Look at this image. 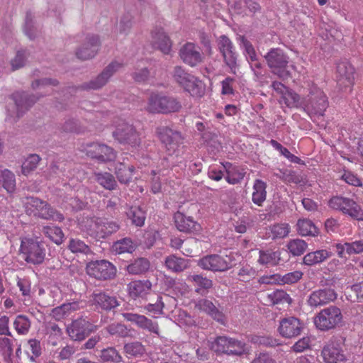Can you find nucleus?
<instances>
[{"instance_id":"f257e3e1","label":"nucleus","mask_w":363,"mask_h":363,"mask_svg":"<svg viewBox=\"0 0 363 363\" xmlns=\"http://www.w3.org/2000/svg\"><path fill=\"white\" fill-rule=\"evenodd\" d=\"M281 99L288 107L303 108L312 118L323 116L328 106L326 95L314 83L308 84V94L306 98H301L298 94L288 89L281 96Z\"/></svg>"},{"instance_id":"f03ea898","label":"nucleus","mask_w":363,"mask_h":363,"mask_svg":"<svg viewBox=\"0 0 363 363\" xmlns=\"http://www.w3.org/2000/svg\"><path fill=\"white\" fill-rule=\"evenodd\" d=\"M26 212L28 215L45 220L62 221L64 216L57 212L46 201L36 197H28L24 201Z\"/></svg>"},{"instance_id":"7ed1b4c3","label":"nucleus","mask_w":363,"mask_h":363,"mask_svg":"<svg viewBox=\"0 0 363 363\" xmlns=\"http://www.w3.org/2000/svg\"><path fill=\"white\" fill-rule=\"evenodd\" d=\"M174 79L184 90L195 99H201L206 93V85L198 77L187 73L181 67H176Z\"/></svg>"},{"instance_id":"20e7f679","label":"nucleus","mask_w":363,"mask_h":363,"mask_svg":"<svg viewBox=\"0 0 363 363\" xmlns=\"http://www.w3.org/2000/svg\"><path fill=\"white\" fill-rule=\"evenodd\" d=\"M180 108L181 104L175 98L152 91L148 96L145 109L152 113H168L178 111Z\"/></svg>"},{"instance_id":"39448f33","label":"nucleus","mask_w":363,"mask_h":363,"mask_svg":"<svg viewBox=\"0 0 363 363\" xmlns=\"http://www.w3.org/2000/svg\"><path fill=\"white\" fill-rule=\"evenodd\" d=\"M264 57L274 74L281 79H287L290 77V72L287 69L289 57L281 49L272 48Z\"/></svg>"},{"instance_id":"423d86ee","label":"nucleus","mask_w":363,"mask_h":363,"mask_svg":"<svg viewBox=\"0 0 363 363\" xmlns=\"http://www.w3.org/2000/svg\"><path fill=\"white\" fill-rule=\"evenodd\" d=\"M342 315L340 309L335 306L321 310L314 317V324L320 330L333 329L341 323Z\"/></svg>"},{"instance_id":"0eeeda50","label":"nucleus","mask_w":363,"mask_h":363,"mask_svg":"<svg viewBox=\"0 0 363 363\" xmlns=\"http://www.w3.org/2000/svg\"><path fill=\"white\" fill-rule=\"evenodd\" d=\"M113 136L120 143L133 147L138 146L140 143V138L135 128L121 119L116 122Z\"/></svg>"},{"instance_id":"6e6552de","label":"nucleus","mask_w":363,"mask_h":363,"mask_svg":"<svg viewBox=\"0 0 363 363\" xmlns=\"http://www.w3.org/2000/svg\"><path fill=\"white\" fill-rule=\"evenodd\" d=\"M21 251L26 255V262L34 264L42 263L45 257L43 244L32 238H24L21 240Z\"/></svg>"},{"instance_id":"1a4fd4ad","label":"nucleus","mask_w":363,"mask_h":363,"mask_svg":"<svg viewBox=\"0 0 363 363\" xmlns=\"http://www.w3.org/2000/svg\"><path fill=\"white\" fill-rule=\"evenodd\" d=\"M217 44L225 65L230 69L232 74H236L238 68V54L232 41L227 36L221 35L218 38Z\"/></svg>"},{"instance_id":"9d476101","label":"nucleus","mask_w":363,"mask_h":363,"mask_svg":"<svg viewBox=\"0 0 363 363\" xmlns=\"http://www.w3.org/2000/svg\"><path fill=\"white\" fill-rule=\"evenodd\" d=\"M328 205L333 209L340 211L358 220H363L362 210L352 200L342 196H334L329 200Z\"/></svg>"},{"instance_id":"9b49d317","label":"nucleus","mask_w":363,"mask_h":363,"mask_svg":"<svg viewBox=\"0 0 363 363\" xmlns=\"http://www.w3.org/2000/svg\"><path fill=\"white\" fill-rule=\"evenodd\" d=\"M86 273L98 279H107L113 277L116 272L113 264L106 260L92 261L86 265Z\"/></svg>"},{"instance_id":"f8f14e48","label":"nucleus","mask_w":363,"mask_h":363,"mask_svg":"<svg viewBox=\"0 0 363 363\" xmlns=\"http://www.w3.org/2000/svg\"><path fill=\"white\" fill-rule=\"evenodd\" d=\"M96 329V326L89 321L79 318L72 321L67 327V333L72 340L81 341Z\"/></svg>"},{"instance_id":"ddd939ff","label":"nucleus","mask_w":363,"mask_h":363,"mask_svg":"<svg viewBox=\"0 0 363 363\" xmlns=\"http://www.w3.org/2000/svg\"><path fill=\"white\" fill-rule=\"evenodd\" d=\"M82 150L87 156L101 162L111 161L116 157L113 150L104 144L97 143L86 144L85 146H83Z\"/></svg>"},{"instance_id":"4468645a","label":"nucleus","mask_w":363,"mask_h":363,"mask_svg":"<svg viewBox=\"0 0 363 363\" xmlns=\"http://www.w3.org/2000/svg\"><path fill=\"white\" fill-rule=\"evenodd\" d=\"M157 135L161 142L165 145L169 154L175 152L179 144L182 143L183 138L179 132L173 130L166 126L157 128Z\"/></svg>"},{"instance_id":"2eb2a0df","label":"nucleus","mask_w":363,"mask_h":363,"mask_svg":"<svg viewBox=\"0 0 363 363\" xmlns=\"http://www.w3.org/2000/svg\"><path fill=\"white\" fill-rule=\"evenodd\" d=\"M303 329L302 323L294 316L281 319L278 326V333L285 338H293L299 335Z\"/></svg>"},{"instance_id":"dca6fc26","label":"nucleus","mask_w":363,"mask_h":363,"mask_svg":"<svg viewBox=\"0 0 363 363\" xmlns=\"http://www.w3.org/2000/svg\"><path fill=\"white\" fill-rule=\"evenodd\" d=\"M198 265L205 270L224 272L231 267V264L218 255H206L198 261Z\"/></svg>"},{"instance_id":"f3484780","label":"nucleus","mask_w":363,"mask_h":363,"mask_svg":"<svg viewBox=\"0 0 363 363\" xmlns=\"http://www.w3.org/2000/svg\"><path fill=\"white\" fill-rule=\"evenodd\" d=\"M321 354L325 363H344L347 360L340 343L335 340L327 343Z\"/></svg>"},{"instance_id":"a211bd4d","label":"nucleus","mask_w":363,"mask_h":363,"mask_svg":"<svg viewBox=\"0 0 363 363\" xmlns=\"http://www.w3.org/2000/svg\"><path fill=\"white\" fill-rule=\"evenodd\" d=\"M337 84L345 91H350L354 81V68L347 62H342L337 66Z\"/></svg>"},{"instance_id":"6ab92c4d","label":"nucleus","mask_w":363,"mask_h":363,"mask_svg":"<svg viewBox=\"0 0 363 363\" xmlns=\"http://www.w3.org/2000/svg\"><path fill=\"white\" fill-rule=\"evenodd\" d=\"M122 315L125 320L135 323L138 328L160 336V328L156 321L137 313H123Z\"/></svg>"},{"instance_id":"aec40b11","label":"nucleus","mask_w":363,"mask_h":363,"mask_svg":"<svg viewBox=\"0 0 363 363\" xmlns=\"http://www.w3.org/2000/svg\"><path fill=\"white\" fill-rule=\"evenodd\" d=\"M336 298L337 294L333 289L325 288L313 291L307 302L310 306L316 308L333 302Z\"/></svg>"},{"instance_id":"412c9836","label":"nucleus","mask_w":363,"mask_h":363,"mask_svg":"<svg viewBox=\"0 0 363 363\" xmlns=\"http://www.w3.org/2000/svg\"><path fill=\"white\" fill-rule=\"evenodd\" d=\"M100 46L99 38L96 35H88L82 46L77 50L76 55L81 60H89L94 57Z\"/></svg>"},{"instance_id":"4be33fe9","label":"nucleus","mask_w":363,"mask_h":363,"mask_svg":"<svg viewBox=\"0 0 363 363\" xmlns=\"http://www.w3.org/2000/svg\"><path fill=\"white\" fill-rule=\"evenodd\" d=\"M183 62L191 67L196 66L203 61V56L199 48L193 43H186L179 51Z\"/></svg>"},{"instance_id":"5701e85b","label":"nucleus","mask_w":363,"mask_h":363,"mask_svg":"<svg viewBox=\"0 0 363 363\" xmlns=\"http://www.w3.org/2000/svg\"><path fill=\"white\" fill-rule=\"evenodd\" d=\"M121 64L117 62H113L109 64L104 71L94 80H91L88 84L84 86L86 89H98L102 87L108 82L109 78L120 68Z\"/></svg>"},{"instance_id":"b1692460","label":"nucleus","mask_w":363,"mask_h":363,"mask_svg":"<svg viewBox=\"0 0 363 363\" xmlns=\"http://www.w3.org/2000/svg\"><path fill=\"white\" fill-rule=\"evenodd\" d=\"M152 289V283L149 280H134L127 286L129 296L136 300L145 298L150 294Z\"/></svg>"},{"instance_id":"393cba45","label":"nucleus","mask_w":363,"mask_h":363,"mask_svg":"<svg viewBox=\"0 0 363 363\" xmlns=\"http://www.w3.org/2000/svg\"><path fill=\"white\" fill-rule=\"evenodd\" d=\"M11 99L15 104L17 118L22 116L36 101L35 96H28V94L24 91H17L13 94Z\"/></svg>"},{"instance_id":"a878e982","label":"nucleus","mask_w":363,"mask_h":363,"mask_svg":"<svg viewBox=\"0 0 363 363\" xmlns=\"http://www.w3.org/2000/svg\"><path fill=\"white\" fill-rule=\"evenodd\" d=\"M82 229L97 239L106 237L104 219L102 218H88L86 223L82 225Z\"/></svg>"},{"instance_id":"bb28decb","label":"nucleus","mask_w":363,"mask_h":363,"mask_svg":"<svg viewBox=\"0 0 363 363\" xmlns=\"http://www.w3.org/2000/svg\"><path fill=\"white\" fill-rule=\"evenodd\" d=\"M152 43L164 54H169L171 50V40L162 28H156L152 31Z\"/></svg>"},{"instance_id":"cd10ccee","label":"nucleus","mask_w":363,"mask_h":363,"mask_svg":"<svg viewBox=\"0 0 363 363\" xmlns=\"http://www.w3.org/2000/svg\"><path fill=\"white\" fill-rule=\"evenodd\" d=\"M176 227L179 231L185 233L198 232L200 230V225L192 217L186 216L180 212H177L174 216Z\"/></svg>"},{"instance_id":"c85d7f7f","label":"nucleus","mask_w":363,"mask_h":363,"mask_svg":"<svg viewBox=\"0 0 363 363\" xmlns=\"http://www.w3.org/2000/svg\"><path fill=\"white\" fill-rule=\"evenodd\" d=\"M196 308L209 315L219 323H224V315L220 311L212 301L208 299H200L196 303Z\"/></svg>"},{"instance_id":"c756f323","label":"nucleus","mask_w":363,"mask_h":363,"mask_svg":"<svg viewBox=\"0 0 363 363\" xmlns=\"http://www.w3.org/2000/svg\"><path fill=\"white\" fill-rule=\"evenodd\" d=\"M93 303L103 310L110 311L119 306L116 298L105 293L95 294L93 296Z\"/></svg>"},{"instance_id":"7c9ffc66","label":"nucleus","mask_w":363,"mask_h":363,"mask_svg":"<svg viewBox=\"0 0 363 363\" xmlns=\"http://www.w3.org/2000/svg\"><path fill=\"white\" fill-rule=\"evenodd\" d=\"M223 167L226 172L225 180L228 184H237L244 178L245 172L240 167L229 162L223 164Z\"/></svg>"},{"instance_id":"2f4dec72","label":"nucleus","mask_w":363,"mask_h":363,"mask_svg":"<svg viewBox=\"0 0 363 363\" xmlns=\"http://www.w3.org/2000/svg\"><path fill=\"white\" fill-rule=\"evenodd\" d=\"M267 184L261 179H256L253 184L252 202L258 206H262L267 197Z\"/></svg>"},{"instance_id":"473e14b6","label":"nucleus","mask_w":363,"mask_h":363,"mask_svg":"<svg viewBox=\"0 0 363 363\" xmlns=\"http://www.w3.org/2000/svg\"><path fill=\"white\" fill-rule=\"evenodd\" d=\"M164 264L168 270L173 272H180L189 267V261L172 255L165 258Z\"/></svg>"},{"instance_id":"72a5a7b5","label":"nucleus","mask_w":363,"mask_h":363,"mask_svg":"<svg viewBox=\"0 0 363 363\" xmlns=\"http://www.w3.org/2000/svg\"><path fill=\"white\" fill-rule=\"evenodd\" d=\"M331 256V252L326 250H320L309 252L303 257V263L311 266L319 264Z\"/></svg>"},{"instance_id":"f704fd0d","label":"nucleus","mask_w":363,"mask_h":363,"mask_svg":"<svg viewBox=\"0 0 363 363\" xmlns=\"http://www.w3.org/2000/svg\"><path fill=\"white\" fill-rule=\"evenodd\" d=\"M280 260V252L279 251L260 250L258 262L262 265H277Z\"/></svg>"},{"instance_id":"c9c22d12","label":"nucleus","mask_w":363,"mask_h":363,"mask_svg":"<svg viewBox=\"0 0 363 363\" xmlns=\"http://www.w3.org/2000/svg\"><path fill=\"white\" fill-rule=\"evenodd\" d=\"M133 166H127L123 163H119L116 167L115 173L121 184H128L132 179Z\"/></svg>"},{"instance_id":"e433bc0d","label":"nucleus","mask_w":363,"mask_h":363,"mask_svg":"<svg viewBox=\"0 0 363 363\" xmlns=\"http://www.w3.org/2000/svg\"><path fill=\"white\" fill-rule=\"evenodd\" d=\"M96 181L108 190H113L117 186L114 177L108 172H96L94 174Z\"/></svg>"},{"instance_id":"4c0bfd02","label":"nucleus","mask_w":363,"mask_h":363,"mask_svg":"<svg viewBox=\"0 0 363 363\" xmlns=\"http://www.w3.org/2000/svg\"><path fill=\"white\" fill-rule=\"evenodd\" d=\"M297 230L302 236H315L318 233L316 226L308 219L298 220L297 222Z\"/></svg>"},{"instance_id":"58836bf2","label":"nucleus","mask_w":363,"mask_h":363,"mask_svg":"<svg viewBox=\"0 0 363 363\" xmlns=\"http://www.w3.org/2000/svg\"><path fill=\"white\" fill-rule=\"evenodd\" d=\"M150 267V262L145 258H138L133 261L126 267L129 274H140L145 273Z\"/></svg>"},{"instance_id":"ea45409f","label":"nucleus","mask_w":363,"mask_h":363,"mask_svg":"<svg viewBox=\"0 0 363 363\" xmlns=\"http://www.w3.org/2000/svg\"><path fill=\"white\" fill-rule=\"evenodd\" d=\"M0 182L9 193L14 191L16 189V178L14 174L10 170L6 169L0 170Z\"/></svg>"},{"instance_id":"a19ab883","label":"nucleus","mask_w":363,"mask_h":363,"mask_svg":"<svg viewBox=\"0 0 363 363\" xmlns=\"http://www.w3.org/2000/svg\"><path fill=\"white\" fill-rule=\"evenodd\" d=\"M135 249V245L129 238H123L113 243L112 251L116 254L132 253Z\"/></svg>"},{"instance_id":"79ce46f5","label":"nucleus","mask_w":363,"mask_h":363,"mask_svg":"<svg viewBox=\"0 0 363 363\" xmlns=\"http://www.w3.org/2000/svg\"><path fill=\"white\" fill-rule=\"evenodd\" d=\"M43 233L50 240L57 245H60L63 242L64 233L62 229L55 225H47L43 228Z\"/></svg>"},{"instance_id":"37998d69","label":"nucleus","mask_w":363,"mask_h":363,"mask_svg":"<svg viewBox=\"0 0 363 363\" xmlns=\"http://www.w3.org/2000/svg\"><path fill=\"white\" fill-rule=\"evenodd\" d=\"M290 233V227L287 223H277L268 228L269 237L272 239L284 238Z\"/></svg>"},{"instance_id":"c03bdc74","label":"nucleus","mask_w":363,"mask_h":363,"mask_svg":"<svg viewBox=\"0 0 363 363\" xmlns=\"http://www.w3.org/2000/svg\"><path fill=\"white\" fill-rule=\"evenodd\" d=\"M13 325L15 330L18 335H26L30 330L31 323L27 316L24 315H18L16 317Z\"/></svg>"},{"instance_id":"a18cd8bd","label":"nucleus","mask_w":363,"mask_h":363,"mask_svg":"<svg viewBox=\"0 0 363 363\" xmlns=\"http://www.w3.org/2000/svg\"><path fill=\"white\" fill-rule=\"evenodd\" d=\"M100 357L104 362L119 363L123 360L121 355L116 349L113 347L102 350Z\"/></svg>"},{"instance_id":"49530a36","label":"nucleus","mask_w":363,"mask_h":363,"mask_svg":"<svg viewBox=\"0 0 363 363\" xmlns=\"http://www.w3.org/2000/svg\"><path fill=\"white\" fill-rule=\"evenodd\" d=\"M267 299L273 305L291 303L289 295L283 290H276L267 295Z\"/></svg>"},{"instance_id":"de8ad7c7","label":"nucleus","mask_w":363,"mask_h":363,"mask_svg":"<svg viewBox=\"0 0 363 363\" xmlns=\"http://www.w3.org/2000/svg\"><path fill=\"white\" fill-rule=\"evenodd\" d=\"M188 280L194 282L197 286L196 289L197 293H202L203 290H208L212 286V281L201 275H190L188 277Z\"/></svg>"},{"instance_id":"09e8293b","label":"nucleus","mask_w":363,"mask_h":363,"mask_svg":"<svg viewBox=\"0 0 363 363\" xmlns=\"http://www.w3.org/2000/svg\"><path fill=\"white\" fill-rule=\"evenodd\" d=\"M126 214L135 225L142 226L144 224L145 214L140 207L132 206L127 211Z\"/></svg>"},{"instance_id":"8fccbe9b","label":"nucleus","mask_w":363,"mask_h":363,"mask_svg":"<svg viewBox=\"0 0 363 363\" xmlns=\"http://www.w3.org/2000/svg\"><path fill=\"white\" fill-rule=\"evenodd\" d=\"M40 160V157L38 155H30L22 164V174L26 176L28 175L31 172L36 169Z\"/></svg>"},{"instance_id":"3c124183","label":"nucleus","mask_w":363,"mask_h":363,"mask_svg":"<svg viewBox=\"0 0 363 363\" xmlns=\"http://www.w3.org/2000/svg\"><path fill=\"white\" fill-rule=\"evenodd\" d=\"M308 247L307 243L301 239L291 240L287 244V248L294 256L302 255Z\"/></svg>"},{"instance_id":"603ef678","label":"nucleus","mask_w":363,"mask_h":363,"mask_svg":"<svg viewBox=\"0 0 363 363\" xmlns=\"http://www.w3.org/2000/svg\"><path fill=\"white\" fill-rule=\"evenodd\" d=\"M106 331L111 335L125 337L130 335V330L121 323H112L106 327Z\"/></svg>"},{"instance_id":"864d4df0","label":"nucleus","mask_w":363,"mask_h":363,"mask_svg":"<svg viewBox=\"0 0 363 363\" xmlns=\"http://www.w3.org/2000/svg\"><path fill=\"white\" fill-rule=\"evenodd\" d=\"M230 337L226 336L218 337L212 343L211 349L216 353H225L228 352Z\"/></svg>"},{"instance_id":"5fc2aeb1","label":"nucleus","mask_w":363,"mask_h":363,"mask_svg":"<svg viewBox=\"0 0 363 363\" xmlns=\"http://www.w3.org/2000/svg\"><path fill=\"white\" fill-rule=\"evenodd\" d=\"M124 352L128 357H139L144 353L145 349L140 342H134L125 344Z\"/></svg>"},{"instance_id":"6e6d98bb","label":"nucleus","mask_w":363,"mask_h":363,"mask_svg":"<svg viewBox=\"0 0 363 363\" xmlns=\"http://www.w3.org/2000/svg\"><path fill=\"white\" fill-rule=\"evenodd\" d=\"M26 353L29 355V352L32 353L30 357V360L34 361L35 358L41 354L42 349L40 342L36 339H30L28 340L26 344Z\"/></svg>"},{"instance_id":"4d7b16f0","label":"nucleus","mask_w":363,"mask_h":363,"mask_svg":"<svg viewBox=\"0 0 363 363\" xmlns=\"http://www.w3.org/2000/svg\"><path fill=\"white\" fill-rule=\"evenodd\" d=\"M227 354L241 355L245 352V344L238 340L230 337Z\"/></svg>"},{"instance_id":"13d9d810","label":"nucleus","mask_w":363,"mask_h":363,"mask_svg":"<svg viewBox=\"0 0 363 363\" xmlns=\"http://www.w3.org/2000/svg\"><path fill=\"white\" fill-rule=\"evenodd\" d=\"M0 352L4 359L9 362L13 352L12 343L9 338L0 336Z\"/></svg>"},{"instance_id":"bf43d9fd","label":"nucleus","mask_w":363,"mask_h":363,"mask_svg":"<svg viewBox=\"0 0 363 363\" xmlns=\"http://www.w3.org/2000/svg\"><path fill=\"white\" fill-rule=\"evenodd\" d=\"M57 82L55 79H43L36 80L32 83V87L34 89L45 90L46 92L52 91V86H55Z\"/></svg>"},{"instance_id":"052dcab7","label":"nucleus","mask_w":363,"mask_h":363,"mask_svg":"<svg viewBox=\"0 0 363 363\" xmlns=\"http://www.w3.org/2000/svg\"><path fill=\"white\" fill-rule=\"evenodd\" d=\"M177 324L180 327H190L196 324V320L186 311L179 310L177 314Z\"/></svg>"},{"instance_id":"680f3d73","label":"nucleus","mask_w":363,"mask_h":363,"mask_svg":"<svg viewBox=\"0 0 363 363\" xmlns=\"http://www.w3.org/2000/svg\"><path fill=\"white\" fill-rule=\"evenodd\" d=\"M240 47L244 49V54L251 62L257 61V54L252 45L244 37L240 38Z\"/></svg>"},{"instance_id":"e2e57ef3","label":"nucleus","mask_w":363,"mask_h":363,"mask_svg":"<svg viewBox=\"0 0 363 363\" xmlns=\"http://www.w3.org/2000/svg\"><path fill=\"white\" fill-rule=\"evenodd\" d=\"M69 249L74 253L87 254L89 252V247L83 241L79 239H71L69 244Z\"/></svg>"},{"instance_id":"0e129e2a","label":"nucleus","mask_w":363,"mask_h":363,"mask_svg":"<svg viewBox=\"0 0 363 363\" xmlns=\"http://www.w3.org/2000/svg\"><path fill=\"white\" fill-rule=\"evenodd\" d=\"M302 276L303 273L301 271H294L281 275V285L296 283L302 278Z\"/></svg>"},{"instance_id":"69168bd1","label":"nucleus","mask_w":363,"mask_h":363,"mask_svg":"<svg viewBox=\"0 0 363 363\" xmlns=\"http://www.w3.org/2000/svg\"><path fill=\"white\" fill-rule=\"evenodd\" d=\"M26 56L24 51L17 52L15 57L11 61L12 70L14 71L23 67L26 63Z\"/></svg>"},{"instance_id":"338daca9","label":"nucleus","mask_w":363,"mask_h":363,"mask_svg":"<svg viewBox=\"0 0 363 363\" xmlns=\"http://www.w3.org/2000/svg\"><path fill=\"white\" fill-rule=\"evenodd\" d=\"M163 307H164V304L161 301V298H159L155 303L147 304L145 306V309L149 313H150L152 315V316L156 318V317H157V315L162 313Z\"/></svg>"},{"instance_id":"774afa93","label":"nucleus","mask_w":363,"mask_h":363,"mask_svg":"<svg viewBox=\"0 0 363 363\" xmlns=\"http://www.w3.org/2000/svg\"><path fill=\"white\" fill-rule=\"evenodd\" d=\"M311 338L309 337H304L298 340L291 347V350L295 352H303L308 349L311 346Z\"/></svg>"}]
</instances>
